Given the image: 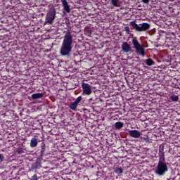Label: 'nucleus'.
Returning <instances> with one entry per match:
<instances>
[{"instance_id":"22","label":"nucleus","mask_w":180,"mask_h":180,"mask_svg":"<svg viewBox=\"0 0 180 180\" xmlns=\"http://www.w3.org/2000/svg\"><path fill=\"white\" fill-rule=\"evenodd\" d=\"M17 153L18 154H23V153H25V148H19L18 150H17Z\"/></svg>"},{"instance_id":"7","label":"nucleus","mask_w":180,"mask_h":180,"mask_svg":"<svg viewBox=\"0 0 180 180\" xmlns=\"http://www.w3.org/2000/svg\"><path fill=\"white\" fill-rule=\"evenodd\" d=\"M122 49L124 53H130L131 51V47L127 42H124L122 45Z\"/></svg>"},{"instance_id":"19","label":"nucleus","mask_w":180,"mask_h":180,"mask_svg":"<svg viewBox=\"0 0 180 180\" xmlns=\"http://www.w3.org/2000/svg\"><path fill=\"white\" fill-rule=\"evenodd\" d=\"M115 129H117V130L122 129V127H123V123L122 122H117L115 124Z\"/></svg>"},{"instance_id":"23","label":"nucleus","mask_w":180,"mask_h":180,"mask_svg":"<svg viewBox=\"0 0 180 180\" xmlns=\"http://www.w3.org/2000/svg\"><path fill=\"white\" fill-rule=\"evenodd\" d=\"M82 101V96H79L75 101L77 105Z\"/></svg>"},{"instance_id":"27","label":"nucleus","mask_w":180,"mask_h":180,"mask_svg":"<svg viewBox=\"0 0 180 180\" xmlns=\"http://www.w3.org/2000/svg\"><path fill=\"white\" fill-rule=\"evenodd\" d=\"M142 2L143 4H148V2H150V0H142Z\"/></svg>"},{"instance_id":"13","label":"nucleus","mask_w":180,"mask_h":180,"mask_svg":"<svg viewBox=\"0 0 180 180\" xmlns=\"http://www.w3.org/2000/svg\"><path fill=\"white\" fill-rule=\"evenodd\" d=\"M44 95L41 93H37L32 95V99L36 100V99H41L43 98Z\"/></svg>"},{"instance_id":"12","label":"nucleus","mask_w":180,"mask_h":180,"mask_svg":"<svg viewBox=\"0 0 180 180\" xmlns=\"http://www.w3.org/2000/svg\"><path fill=\"white\" fill-rule=\"evenodd\" d=\"M137 53H139L140 56H146V52L143 46H141L136 49Z\"/></svg>"},{"instance_id":"10","label":"nucleus","mask_w":180,"mask_h":180,"mask_svg":"<svg viewBox=\"0 0 180 180\" xmlns=\"http://www.w3.org/2000/svg\"><path fill=\"white\" fill-rule=\"evenodd\" d=\"M159 160H165V152H164V146L159 147Z\"/></svg>"},{"instance_id":"21","label":"nucleus","mask_w":180,"mask_h":180,"mask_svg":"<svg viewBox=\"0 0 180 180\" xmlns=\"http://www.w3.org/2000/svg\"><path fill=\"white\" fill-rule=\"evenodd\" d=\"M170 99L172 102H178V101H179V97L176 95H172L171 96Z\"/></svg>"},{"instance_id":"20","label":"nucleus","mask_w":180,"mask_h":180,"mask_svg":"<svg viewBox=\"0 0 180 180\" xmlns=\"http://www.w3.org/2000/svg\"><path fill=\"white\" fill-rule=\"evenodd\" d=\"M41 157H43V155H44V153H46V145H44V143H42V145L41 146Z\"/></svg>"},{"instance_id":"17","label":"nucleus","mask_w":180,"mask_h":180,"mask_svg":"<svg viewBox=\"0 0 180 180\" xmlns=\"http://www.w3.org/2000/svg\"><path fill=\"white\" fill-rule=\"evenodd\" d=\"M114 172L118 175H122V174H123V169L122 167H116Z\"/></svg>"},{"instance_id":"5","label":"nucleus","mask_w":180,"mask_h":180,"mask_svg":"<svg viewBox=\"0 0 180 180\" xmlns=\"http://www.w3.org/2000/svg\"><path fill=\"white\" fill-rule=\"evenodd\" d=\"M82 87L83 89L84 94L86 95H91L92 94V86L88 83H82Z\"/></svg>"},{"instance_id":"3","label":"nucleus","mask_w":180,"mask_h":180,"mask_svg":"<svg viewBox=\"0 0 180 180\" xmlns=\"http://www.w3.org/2000/svg\"><path fill=\"white\" fill-rule=\"evenodd\" d=\"M130 25L135 29V30H136V32H144L150 29V24L148 23H143L141 26H139V25L136 23V21H131L130 22Z\"/></svg>"},{"instance_id":"15","label":"nucleus","mask_w":180,"mask_h":180,"mask_svg":"<svg viewBox=\"0 0 180 180\" xmlns=\"http://www.w3.org/2000/svg\"><path fill=\"white\" fill-rule=\"evenodd\" d=\"M132 44L134 46V49H135V50H136V49H138V47L141 46V45H140V43H139V41H137V39H136V38L132 39Z\"/></svg>"},{"instance_id":"26","label":"nucleus","mask_w":180,"mask_h":180,"mask_svg":"<svg viewBox=\"0 0 180 180\" xmlns=\"http://www.w3.org/2000/svg\"><path fill=\"white\" fill-rule=\"evenodd\" d=\"M5 160V157L4 156V155L0 154V162H4Z\"/></svg>"},{"instance_id":"11","label":"nucleus","mask_w":180,"mask_h":180,"mask_svg":"<svg viewBox=\"0 0 180 180\" xmlns=\"http://www.w3.org/2000/svg\"><path fill=\"white\" fill-rule=\"evenodd\" d=\"M110 5L115 6V8H120V2L119 0H110Z\"/></svg>"},{"instance_id":"14","label":"nucleus","mask_w":180,"mask_h":180,"mask_svg":"<svg viewBox=\"0 0 180 180\" xmlns=\"http://www.w3.org/2000/svg\"><path fill=\"white\" fill-rule=\"evenodd\" d=\"M37 144H38L37 139L32 138L30 142V147H32V148H34V147H37Z\"/></svg>"},{"instance_id":"24","label":"nucleus","mask_w":180,"mask_h":180,"mask_svg":"<svg viewBox=\"0 0 180 180\" xmlns=\"http://www.w3.org/2000/svg\"><path fill=\"white\" fill-rule=\"evenodd\" d=\"M30 180H39V177L37 176V174H34L32 176Z\"/></svg>"},{"instance_id":"16","label":"nucleus","mask_w":180,"mask_h":180,"mask_svg":"<svg viewBox=\"0 0 180 180\" xmlns=\"http://www.w3.org/2000/svg\"><path fill=\"white\" fill-rule=\"evenodd\" d=\"M145 63L146 64V65H148L149 67H151V65H154L155 64L154 60H153V59L151 58H148L145 60Z\"/></svg>"},{"instance_id":"2","label":"nucleus","mask_w":180,"mask_h":180,"mask_svg":"<svg viewBox=\"0 0 180 180\" xmlns=\"http://www.w3.org/2000/svg\"><path fill=\"white\" fill-rule=\"evenodd\" d=\"M155 172L159 176H162L168 172V166L165 159H159Z\"/></svg>"},{"instance_id":"8","label":"nucleus","mask_w":180,"mask_h":180,"mask_svg":"<svg viewBox=\"0 0 180 180\" xmlns=\"http://www.w3.org/2000/svg\"><path fill=\"white\" fill-rule=\"evenodd\" d=\"M129 136L134 139H139L141 136V133L137 130H131L129 131Z\"/></svg>"},{"instance_id":"6","label":"nucleus","mask_w":180,"mask_h":180,"mask_svg":"<svg viewBox=\"0 0 180 180\" xmlns=\"http://www.w3.org/2000/svg\"><path fill=\"white\" fill-rule=\"evenodd\" d=\"M41 168V158H38L36 162L32 163L31 166L32 171H35L36 169H40Z\"/></svg>"},{"instance_id":"4","label":"nucleus","mask_w":180,"mask_h":180,"mask_svg":"<svg viewBox=\"0 0 180 180\" xmlns=\"http://www.w3.org/2000/svg\"><path fill=\"white\" fill-rule=\"evenodd\" d=\"M56 8L51 9L46 15V23H53V20L56 19Z\"/></svg>"},{"instance_id":"25","label":"nucleus","mask_w":180,"mask_h":180,"mask_svg":"<svg viewBox=\"0 0 180 180\" xmlns=\"http://www.w3.org/2000/svg\"><path fill=\"white\" fill-rule=\"evenodd\" d=\"M124 30L127 34L130 33V28L129 27V26L125 27Z\"/></svg>"},{"instance_id":"1","label":"nucleus","mask_w":180,"mask_h":180,"mask_svg":"<svg viewBox=\"0 0 180 180\" xmlns=\"http://www.w3.org/2000/svg\"><path fill=\"white\" fill-rule=\"evenodd\" d=\"M74 43L72 34L68 30L63 37V41L60 47V53L63 57H70L72 51V44Z\"/></svg>"},{"instance_id":"18","label":"nucleus","mask_w":180,"mask_h":180,"mask_svg":"<svg viewBox=\"0 0 180 180\" xmlns=\"http://www.w3.org/2000/svg\"><path fill=\"white\" fill-rule=\"evenodd\" d=\"M78 106V104L75 103V101L71 103L69 105V108L72 110H75V109H77V107Z\"/></svg>"},{"instance_id":"9","label":"nucleus","mask_w":180,"mask_h":180,"mask_svg":"<svg viewBox=\"0 0 180 180\" xmlns=\"http://www.w3.org/2000/svg\"><path fill=\"white\" fill-rule=\"evenodd\" d=\"M61 1L64 11H65L67 13H70V12H71V8H70V5H68L67 0H62Z\"/></svg>"}]
</instances>
